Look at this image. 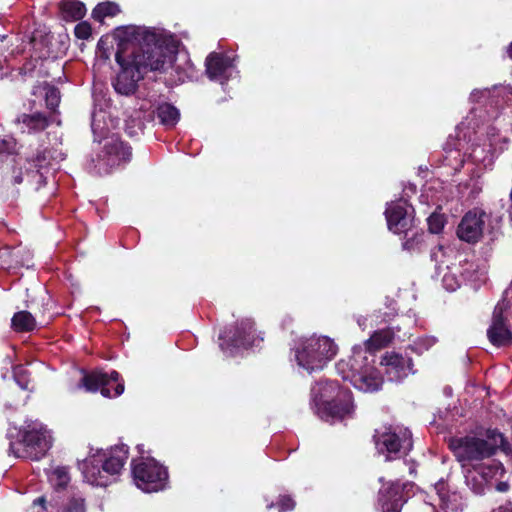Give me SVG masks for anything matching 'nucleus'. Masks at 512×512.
I'll list each match as a JSON object with an SVG mask.
<instances>
[{
  "instance_id": "41",
  "label": "nucleus",
  "mask_w": 512,
  "mask_h": 512,
  "mask_svg": "<svg viewBox=\"0 0 512 512\" xmlns=\"http://www.w3.org/2000/svg\"><path fill=\"white\" fill-rule=\"evenodd\" d=\"M54 509V504L49 503V506H46L44 497H39L33 502L32 506L30 507V512H53Z\"/></svg>"
},
{
  "instance_id": "56",
  "label": "nucleus",
  "mask_w": 512,
  "mask_h": 512,
  "mask_svg": "<svg viewBox=\"0 0 512 512\" xmlns=\"http://www.w3.org/2000/svg\"><path fill=\"white\" fill-rule=\"evenodd\" d=\"M2 68V59L0 58V69Z\"/></svg>"
},
{
  "instance_id": "49",
  "label": "nucleus",
  "mask_w": 512,
  "mask_h": 512,
  "mask_svg": "<svg viewBox=\"0 0 512 512\" xmlns=\"http://www.w3.org/2000/svg\"><path fill=\"white\" fill-rule=\"evenodd\" d=\"M365 320H366V319H365L364 317H362V316H360V317H358V318H357V323H358V325H359L360 327H362V329H364V328H365V327H364V326H365Z\"/></svg>"
},
{
  "instance_id": "26",
  "label": "nucleus",
  "mask_w": 512,
  "mask_h": 512,
  "mask_svg": "<svg viewBox=\"0 0 512 512\" xmlns=\"http://www.w3.org/2000/svg\"><path fill=\"white\" fill-rule=\"evenodd\" d=\"M394 338V331L391 328L374 331L373 334L361 345H355L365 350L370 360H375V352L389 345Z\"/></svg>"
},
{
  "instance_id": "17",
  "label": "nucleus",
  "mask_w": 512,
  "mask_h": 512,
  "mask_svg": "<svg viewBox=\"0 0 512 512\" xmlns=\"http://www.w3.org/2000/svg\"><path fill=\"white\" fill-rule=\"evenodd\" d=\"M473 104L483 105L490 110L491 117H497V110L504 103L512 102V87L510 85H495L492 88L474 89L469 97Z\"/></svg>"
},
{
  "instance_id": "2",
  "label": "nucleus",
  "mask_w": 512,
  "mask_h": 512,
  "mask_svg": "<svg viewBox=\"0 0 512 512\" xmlns=\"http://www.w3.org/2000/svg\"><path fill=\"white\" fill-rule=\"evenodd\" d=\"M115 126L106 111L95 109L92 112L91 129L100 147L96 158L91 161V169L99 175L108 174L112 168L129 162L131 158V148L118 135L109 134Z\"/></svg>"
},
{
  "instance_id": "3",
  "label": "nucleus",
  "mask_w": 512,
  "mask_h": 512,
  "mask_svg": "<svg viewBox=\"0 0 512 512\" xmlns=\"http://www.w3.org/2000/svg\"><path fill=\"white\" fill-rule=\"evenodd\" d=\"M311 404L323 421L335 423L354 414L351 392L337 381L321 380L311 388Z\"/></svg>"
},
{
  "instance_id": "8",
  "label": "nucleus",
  "mask_w": 512,
  "mask_h": 512,
  "mask_svg": "<svg viewBox=\"0 0 512 512\" xmlns=\"http://www.w3.org/2000/svg\"><path fill=\"white\" fill-rule=\"evenodd\" d=\"M338 347L326 336H312L296 342L293 348L298 367L312 373L321 370L337 354Z\"/></svg>"
},
{
  "instance_id": "55",
  "label": "nucleus",
  "mask_w": 512,
  "mask_h": 512,
  "mask_svg": "<svg viewBox=\"0 0 512 512\" xmlns=\"http://www.w3.org/2000/svg\"><path fill=\"white\" fill-rule=\"evenodd\" d=\"M273 506H274V503H270V504L267 505V508L271 509Z\"/></svg>"
},
{
  "instance_id": "46",
  "label": "nucleus",
  "mask_w": 512,
  "mask_h": 512,
  "mask_svg": "<svg viewBox=\"0 0 512 512\" xmlns=\"http://www.w3.org/2000/svg\"><path fill=\"white\" fill-rule=\"evenodd\" d=\"M492 512H512V503L511 502L505 503V504L499 506L498 508H496L495 510H493Z\"/></svg>"
},
{
  "instance_id": "37",
  "label": "nucleus",
  "mask_w": 512,
  "mask_h": 512,
  "mask_svg": "<svg viewBox=\"0 0 512 512\" xmlns=\"http://www.w3.org/2000/svg\"><path fill=\"white\" fill-rule=\"evenodd\" d=\"M13 377L21 389H28V373L27 370L22 365H17L13 368Z\"/></svg>"
},
{
  "instance_id": "12",
  "label": "nucleus",
  "mask_w": 512,
  "mask_h": 512,
  "mask_svg": "<svg viewBox=\"0 0 512 512\" xmlns=\"http://www.w3.org/2000/svg\"><path fill=\"white\" fill-rule=\"evenodd\" d=\"M374 440L377 452L386 461L407 455L413 447L410 430L401 425L384 426L376 430Z\"/></svg>"
},
{
  "instance_id": "11",
  "label": "nucleus",
  "mask_w": 512,
  "mask_h": 512,
  "mask_svg": "<svg viewBox=\"0 0 512 512\" xmlns=\"http://www.w3.org/2000/svg\"><path fill=\"white\" fill-rule=\"evenodd\" d=\"M114 40L117 42L118 51L122 52L132 46L131 54L143 53V50L154 48L158 45H164V41L172 40L176 46V55L178 54V41L172 36L159 35L154 31L145 27L125 26L117 28L113 34Z\"/></svg>"
},
{
  "instance_id": "52",
  "label": "nucleus",
  "mask_w": 512,
  "mask_h": 512,
  "mask_svg": "<svg viewBox=\"0 0 512 512\" xmlns=\"http://www.w3.org/2000/svg\"><path fill=\"white\" fill-rule=\"evenodd\" d=\"M508 54H509L510 58L512 59V43H511V45L509 46Z\"/></svg>"
},
{
  "instance_id": "28",
  "label": "nucleus",
  "mask_w": 512,
  "mask_h": 512,
  "mask_svg": "<svg viewBox=\"0 0 512 512\" xmlns=\"http://www.w3.org/2000/svg\"><path fill=\"white\" fill-rule=\"evenodd\" d=\"M466 485L475 493L482 494L487 486L484 476H482L476 465L463 468Z\"/></svg>"
},
{
  "instance_id": "40",
  "label": "nucleus",
  "mask_w": 512,
  "mask_h": 512,
  "mask_svg": "<svg viewBox=\"0 0 512 512\" xmlns=\"http://www.w3.org/2000/svg\"><path fill=\"white\" fill-rule=\"evenodd\" d=\"M62 512H85L84 499L82 497L71 498Z\"/></svg>"
},
{
  "instance_id": "38",
  "label": "nucleus",
  "mask_w": 512,
  "mask_h": 512,
  "mask_svg": "<svg viewBox=\"0 0 512 512\" xmlns=\"http://www.w3.org/2000/svg\"><path fill=\"white\" fill-rule=\"evenodd\" d=\"M427 222L430 232L438 234L442 231L445 220L443 215L434 212L427 218Z\"/></svg>"
},
{
  "instance_id": "50",
  "label": "nucleus",
  "mask_w": 512,
  "mask_h": 512,
  "mask_svg": "<svg viewBox=\"0 0 512 512\" xmlns=\"http://www.w3.org/2000/svg\"><path fill=\"white\" fill-rule=\"evenodd\" d=\"M106 40H107L106 38L102 37V38L98 41V45H97V46H98V48H100V49H101V48H103V47H104V44H105V42H106Z\"/></svg>"
},
{
  "instance_id": "53",
  "label": "nucleus",
  "mask_w": 512,
  "mask_h": 512,
  "mask_svg": "<svg viewBox=\"0 0 512 512\" xmlns=\"http://www.w3.org/2000/svg\"><path fill=\"white\" fill-rule=\"evenodd\" d=\"M30 44H32V45H33V47H35V46H36V38H35V37H33V38L31 39Z\"/></svg>"
},
{
  "instance_id": "27",
  "label": "nucleus",
  "mask_w": 512,
  "mask_h": 512,
  "mask_svg": "<svg viewBox=\"0 0 512 512\" xmlns=\"http://www.w3.org/2000/svg\"><path fill=\"white\" fill-rule=\"evenodd\" d=\"M153 97H154V95L150 96V98H149V99H152V102L154 104L152 109L150 110V112H152V111L155 112L154 107L156 105V100L153 99ZM156 113H157V117L159 118L160 123L167 127L175 126L180 118L179 110L175 106H173L172 104H169V103L158 104L156 106Z\"/></svg>"
},
{
  "instance_id": "20",
  "label": "nucleus",
  "mask_w": 512,
  "mask_h": 512,
  "mask_svg": "<svg viewBox=\"0 0 512 512\" xmlns=\"http://www.w3.org/2000/svg\"><path fill=\"white\" fill-rule=\"evenodd\" d=\"M412 487L411 482H400L399 480L388 482L386 486L383 485L379 491L382 512H401Z\"/></svg>"
},
{
  "instance_id": "19",
  "label": "nucleus",
  "mask_w": 512,
  "mask_h": 512,
  "mask_svg": "<svg viewBox=\"0 0 512 512\" xmlns=\"http://www.w3.org/2000/svg\"><path fill=\"white\" fill-rule=\"evenodd\" d=\"M205 72L211 81L221 85L237 74L235 56L224 52H211L205 60Z\"/></svg>"
},
{
  "instance_id": "14",
  "label": "nucleus",
  "mask_w": 512,
  "mask_h": 512,
  "mask_svg": "<svg viewBox=\"0 0 512 512\" xmlns=\"http://www.w3.org/2000/svg\"><path fill=\"white\" fill-rule=\"evenodd\" d=\"M132 476L135 485L143 492H158L168 484L167 469L153 458L132 461Z\"/></svg>"
},
{
  "instance_id": "45",
  "label": "nucleus",
  "mask_w": 512,
  "mask_h": 512,
  "mask_svg": "<svg viewBox=\"0 0 512 512\" xmlns=\"http://www.w3.org/2000/svg\"><path fill=\"white\" fill-rule=\"evenodd\" d=\"M476 117H479V118H482V108H476V107H473L470 111V115L467 117L466 121H467V128H469L471 126L472 129H476V127L478 128V123L475 122L473 125H472V122L474 121V119Z\"/></svg>"
},
{
  "instance_id": "30",
  "label": "nucleus",
  "mask_w": 512,
  "mask_h": 512,
  "mask_svg": "<svg viewBox=\"0 0 512 512\" xmlns=\"http://www.w3.org/2000/svg\"><path fill=\"white\" fill-rule=\"evenodd\" d=\"M19 124L21 125V130L23 132H38L42 131L47 126V119L46 117L41 113H35L31 115H22L21 118H19Z\"/></svg>"
},
{
  "instance_id": "23",
  "label": "nucleus",
  "mask_w": 512,
  "mask_h": 512,
  "mask_svg": "<svg viewBox=\"0 0 512 512\" xmlns=\"http://www.w3.org/2000/svg\"><path fill=\"white\" fill-rule=\"evenodd\" d=\"M507 306L505 300L500 301L495 306L492 323L487 330L488 339L495 346H508L512 344V332L507 328L502 315Z\"/></svg>"
},
{
  "instance_id": "31",
  "label": "nucleus",
  "mask_w": 512,
  "mask_h": 512,
  "mask_svg": "<svg viewBox=\"0 0 512 512\" xmlns=\"http://www.w3.org/2000/svg\"><path fill=\"white\" fill-rule=\"evenodd\" d=\"M487 461H481L479 464H476L477 469L479 470L480 474L484 476L486 480V484L488 485V482L496 478L498 476H501L504 472L503 465L496 460L493 459H486Z\"/></svg>"
},
{
  "instance_id": "48",
  "label": "nucleus",
  "mask_w": 512,
  "mask_h": 512,
  "mask_svg": "<svg viewBox=\"0 0 512 512\" xmlns=\"http://www.w3.org/2000/svg\"><path fill=\"white\" fill-rule=\"evenodd\" d=\"M431 188L428 187L425 189V193H423L421 196H420V199H421V202H426L428 205L430 204V202L427 200L429 195H428V191L430 190Z\"/></svg>"
},
{
  "instance_id": "34",
  "label": "nucleus",
  "mask_w": 512,
  "mask_h": 512,
  "mask_svg": "<svg viewBox=\"0 0 512 512\" xmlns=\"http://www.w3.org/2000/svg\"><path fill=\"white\" fill-rule=\"evenodd\" d=\"M120 12L119 5L115 2L99 3L92 11V17L98 22H103L107 17H114Z\"/></svg>"
},
{
  "instance_id": "33",
  "label": "nucleus",
  "mask_w": 512,
  "mask_h": 512,
  "mask_svg": "<svg viewBox=\"0 0 512 512\" xmlns=\"http://www.w3.org/2000/svg\"><path fill=\"white\" fill-rule=\"evenodd\" d=\"M33 94L34 95H37V94L44 95L46 106L50 110H55L56 107H58V105H59L60 92L54 86H50L48 84H44L42 86H37V87H35Z\"/></svg>"
},
{
  "instance_id": "22",
  "label": "nucleus",
  "mask_w": 512,
  "mask_h": 512,
  "mask_svg": "<svg viewBox=\"0 0 512 512\" xmlns=\"http://www.w3.org/2000/svg\"><path fill=\"white\" fill-rule=\"evenodd\" d=\"M485 218L486 213L481 209L468 211L458 225V237L468 243L479 241L483 234Z\"/></svg>"
},
{
  "instance_id": "10",
  "label": "nucleus",
  "mask_w": 512,
  "mask_h": 512,
  "mask_svg": "<svg viewBox=\"0 0 512 512\" xmlns=\"http://www.w3.org/2000/svg\"><path fill=\"white\" fill-rule=\"evenodd\" d=\"M66 157L61 148L44 149L34 157L28 158L24 165V172L14 175V182L20 184L26 179L36 190L45 185L47 174L56 171L61 161Z\"/></svg>"
},
{
  "instance_id": "36",
  "label": "nucleus",
  "mask_w": 512,
  "mask_h": 512,
  "mask_svg": "<svg viewBox=\"0 0 512 512\" xmlns=\"http://www.w3.org/2000/svg\"><path fill=\"white\" fill-rule=\"evenodd\" d=\"M437 342L438 339L435 336H421L412 342L410 349L414 353L421 355L432 348Z\"/></svg>"
},
{
  "instance_id": "54",
  "label": "nucleus",
  "mask_w": 512,
  "mask_h": 512,
  "mask_svg": "<svg viewBox=\"0 0 512 512\" xmlns=\"http://www.w3.org/2000/svg\"><path fill=\"white\" fill-rule=\"evenodd\" d=\"M465 126H466V123H465V122H462V123H461V126H460V127H458V128H459V130H462Z\"/></svg>"
},
{
  "instance_id": "21",
  "label": "nucleus",
  "mask_w": 512,
  "mask_h": 512,
  "mask_svg": "<svg viewBox=\"0 0 512 512\" xmlns=\"http://www.w3.org/2000/svg\"><path fill=\"white\" fill-rule=\"evenodd\" d=\"M387 379L391 382H402L410 374H414L413 360L397 352H386L380 361Z\"/></svg>"
},
{
  "instance_id": "25",
  "label": "nucleus",
  "mask_w": 512,
  "mask_h": 512,
  "mask_svg": "<svg viewBox=\"0 0 512 512\" xmlns=\"http://www.w3.org/2000/svg\"><path fill=\"white\" fill-rule=\"evenodd\" d=\"M152 99H145L139 106V110L133 111L125 120V131L131 136H138L145 127V121L150 120L154 111L150 112L153 107Z\"/></svg>"
},
{
  "instance_id": "32",
  "label": "nucleus",
  "mask_w": 512,
  "mask_h": 512,
  "mask_svg": "<svg viewBox=\"0 0 512 512\" xmlns=\"http://www.w3.org/2000/svg\"><path fill=\"white\" fill-rule=\"evenodd\" d=\"M12 327L18 332L32 331L36 326V320L28 311H20L12 317Z\"/></svg>"
},
{
  "instance_id": "5",
  "label": "nucleus",
  "mask_w": 512,
  "mask_h": 512,
  "mask_svg": "<svg viewBox=\"0 0 512 512\" xmlns=\"http://www.w3.org/2000/svg\"><path fill=\"white\" fill-rule=\"evenodd\" d=\"M488 118L494 119L496 125H488L485 133L476 131L477 136L466 149L467 164L474 166L470 172L472 176L479 177L485 170L490 169L497 155L503 150L508 138L500 136L501 121L498 117H491L490 110H485Z\"/></svg>"
},
{
  "instance_id": "1",
  "label": "nucleus",
  "mask_w": 512,
  "mask_h": 512,
  "mask_svg": "<svg viewBox=\"0 0 512 512\" xmlns=\"http://www.w3.org/2000/svg\"><path fill=\"white\" fill-rule=\"evenodd\" d=\"M164 45L143 50V53L133 52L130 62L124 64L122 55L116 53V61L122 67L113 82L114 89L122 95L133 94L137 82L151 71L158 73H170V80L182 83L191 79L194 67L186 56H176V46L172 40H166Z\"/></svg>"
},
{
  "instance_id": "16",
  "label": "nucleus",
  "mask_w": 512,
  "mask_h": 512,
  "mask_svg": "<svg viewBox=\"0 0 512 512\" xmlns=\"http://www.w3.org/2000/svg\"><path fill=\"white\" fill-rule=\"evenodd\" d=\"M80 386L89 392L100 391L104 397H118L124 392V383L120 381V375L116 371L103 372L101 370L85 374Z\"/></svg>"
},
{
  "instance_id": "29",
  "label": "nucleus",
  "mask_w": 512,
  "mask_h": 512,
  "mask_svg": "<svg viewBox=\"0 0 512 512\" xmlns=\"http://www.w3.org/2000/svg\"><path fill=\"white\" fill-rule=\"evenodd\" d=\"M61 14L66 21H76L81 19L85 13V5L80 1L66 0L60 5Z\"/></svg>"
},
{
  "instance_id": "9",
  "label": "nucleus",
  "mask_w": 512,
  "mask_h": 512,
  "mask_svg": "<svg viewBox=\"0 0 512 512\" xmlns=\"http://www.w3.org/2000/svg\"><path fill=\"white\" fill-rule=\"evenodd\" d=\"M7 437L9 454L15 458L39 460L52 446V436L41 424H35L23 435L17 428L9 429Z\"/></svg>"
},
{
  "instance_id": "24",
  "label": "nucleus",
  "mask_w": 512,
  "mask_h": 512,
  "mask_svg": "<svg viewBox=\"0 0 512 512\" xmlns=\"http://www.w3.org/2000/svg\"><path fill=\"white\" fill-rule=\"evenodd\" d=\"M464 143L461 139L450 137L444 148L442 155V166L447 168L450 174H455L461 170L467 161V151L462 152Z\"/></svg>"
},
{
  "instance_id": "51",
  "label": "nucleus",
  "mask_w": 512,
  "mask_h": 512,
  "mask_svg": "<svg viewBox=\"0 0 512 512\" xmlns=\"http://www.w3.org/2000/svg\"><path fill=\"white\" fill-rule=\"evenodd\" d=\"M431 204L437 205V207H439L438 198L431 196Z\"/></svg>"
},
{
  "instance_id": "15",
  "label": "nucleus",
  "mask_w": 512,
  "mask_h": 512,
  "mask_svg": "<svg viewBox=\"0 0 512 512\" xmlns=\"http://www.w3.org/2000/svg\"><path fill=\"white\" fill-rule=\"evenodd\" d=\"M457 252L450 246H436L431 250V259L435 262V277L440 279L447 291L460 287L462 271L460 261H456Z\"/></svg>"
},
{
  "instance_id": "47",
  "label": "nucleus",
  "mask_w": 512,
  "mask_h": 512,
  "mask_svg": "<svg viewBox=\"0 0 512 512\" xmlns=\"http://www.w3.org/2000/svg\"><path fill=\"white\" fill-rule=\"evenodd\" d=\"M509 488V485L507 482H499L496 486V489L500 492H506Z\"/></svg>"
},
{
  "instance_id": "4",
  "label": "nucleus",
  "mask_w": 512,
  "mask_h": 512,
  "mask_svg": "<svg viewBox=\"0 0 512 512\" xmlns=\"http://www.w3.org/2000/svg\"><path fill=\"white\" fill-rule=\"evenodd\" d=\"M128 459V447L124 444L109 449L91 450L80 465L85 481L93 486L106 487L115 482Z\"/></svg>"
},
{
  "instance_id": "44",
  "label": "nucleus",
  "mask_w": 512,
  "mask_h": 512,
  "mask_svg": "<svg viewBox=\"0 0 512 512\" xmlns=\"http://www.w3.org/2000/svg\"><path fill=\"white\" fill-rule=\"evenodd\" d=\"M277 506L279 508V512H287L294 509L295 502L289 496H281L277 503Z\"/></svg>"
},
{
  "instance_id": "18",
  "label": "nucleus",
  "mask_w": 512,
  "mask_h": 512,
  "mask_svg": "<svg viewBox=\"0 0 512 512\" xmlns=\"http://www.w3.org/2000/svg\"><path fill=\"white\" fill-rule=\"evenodd\" d=\"M385 216L388 229L395 234L408 235L414 226V208L406 200L399 199L388 203Z\"/></svg>"
},
{
  "instance_id": "42",
  "label": "nucleus",
  "mask_w": 512,
  "mask_h": 512,
  "mask_svg": "<svg viewBox=\"0 0 512 512\" xmlns=\"http://www.w3.org/2000/svg\"><path fill=\"white\" fill-rule=\"evenodd\" d=\"M16 142L12 137L0 139V154H11L15 150Z\"/></svg>"
},
{
  "instance_id": "43",
  "label": "nucleus",
  "mask_w": 512,
  "mask_h": 512,
  "mask_svg": "<svg viewBox=\"0 0 512 512\" xmlns=\"http://www.w3.org/2000/svg\"><path fill=\"white\" fill-rule=\"evenodd\" d=\"M422 237L423 233L419 234L417 232H413L412 237L403 242V249L408 251L414 250L416 246L421 242Z\"/></svg>"
},
{
  "instance_id": "13",
  "label": "nucleus",
  "mask_w": 512,
  "mask_h": 512,
  "mask_svg": "<svg viewBox=\"0 0 512 512\" xmlns=\"http://www.w3.org/2000/svg\"><path fill=\"white\" fill-rule=\"evenodd\" d=\"M263 338L256 333L254 322L243 319L219 335V347L227 356H235L242 350L258 346Z\"/></svg>"
},
{
  "instance_id": "7",
  "label": "nucleus",
  "mask_w": 512,
  "mask_h": 512,
  "mask_svg": "<svg viewBox=\"0 0 512 512\" xmlns=\"http://www.w3.org/2000/svg\"><path fill=\"white\" fill-rule=\"evenodd\" d=\"M504 443V437L496 430L487 431V439L466 436L450 441V448L463 468L479 464L495 454Z\"/></svg>"
},
{
  "instance_id": "35",
  "label": "nucleus",
  "mask_w": 512,
  "mask_h": 512,
  "mask_svg": "<svg viewBox=\"0 0 512 512\" xmlns=\"http://www.w3.org/2000/svg\"><path fill=\"white\" fill-rule=\"evenodd\" d=\"M47 477L51 486L58 490L64 488L70 481V476L67 468L56 467L47 472Z\"/></svg>"
},
{
  "instance_id": "39",
  "label": "nucleus",
  "mask_w": 512,
  "mask_h": 512,
  "mask_svg": "<svg viewBox=\"0 0 512 512\" xmlns=\"http://www.w3.org/2000/svg\"><path fill=\"white\" fill-rule=\"evenodd\" d=\"M74 34L78 39H89L92 34L91 25L86 21L78 23L74 28Z\"/></svg>"
},
{
  "instance_id": "6",
  "label": "nucleus",
  "mask_w": 512,
  "mask_h": 512,
  "mask_svg": "<svg viewBox=\"0 0 512 512\" xmlns=\"http://www.w3.org/2000/svg\"><path fill=\"white\" fill-rule=\"evenodd\" d=\"M375 360H370L365 350L353 347L348 360H341L336 369L343 380L349 381L356 389L363 392H377L382 388L383 377L373 366Z\"/></svg>"
}]
</instances>
